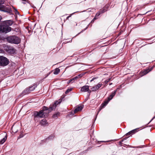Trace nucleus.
<instances>
[{"mask_svg":"<svg viewBox=\"0 0 155 155\" xmlns=\"http://www.w3.org/2000/svg\"><path fill=\"white\" fill-rule=\"evenodd\" d=\"M8 42L15 44H18L21 41V39L18 37L15 36H10L7 38Z\"/></svg>","mask_w":155,"mask_h":155,"instance_id":"obj_1","label":"nucleus"},{"mask_svg":"<svg viewBox=\"0 0 155 155\" xmlns=\"http://www.w3.org/2000/svg\"><path fill=\"white\" fill-rule=\"evenodd\" d=\"M11 30V28L7 26L3 25L0 26V33H5L9 32Z\"/></svg>","mask_w":155,"mask_h":155,"instance_id":"obj_2","label":"nucleus"},{"mask_svg":"<svg viewBox=\"0 0 155 155\" xmlns=\"http://www.w3.org/2000/svg\"><path fill=\"white\" fill-rule=\"evenodd\" d=\"M9 62L8 59L5 57L0 56V65L2 66H5L7 65Z\"/></svg>","mask_w":155,"mask_h":155,"instance_id":"obj_3","label":"nucleus"},{"mask_svg":"<svg viewBox=\"0 0 155 155\" xmlns=\"http://www.w3.org/2000/svg\"><path fill=\"white\" fill-rule=\"evenodd\" d=\"M45 114H43V110H42L39 112L36 111L34 113L35 118L37 117L43 118L45 117Z\"/></svg>","mask_w":155,"mask_h":155,"instance_id":"obj_4","label":"nucleus"},{"mask_svg":"<svg viewBox=\"0 0 155 155\" xmlns=\"http://www.w3.org/2000/svg\"><path fill=\"white\" fill-rule=\"evenodd\" d=\"M36 86H31L28 88H26L24 91L23 92L25 94H28L30 93L31 91H33L35 89Z\"/></svg>","mask_w":155,"mask_h":155,"instance_id":"obj_5","label":"nucleus"},{"mask_svg":"<svg viewBox=\"0 0 155 155\" xmlns=\"http://www.w3.org/2000/svg\"><path fill=\"white\" fill-rule=\"evenodd\" d=\"M3 47L4 50L8 52L14 53L15 52L14 49L8 47L7 45H3Z\"/></svg>","mask_w":155,"mask_h":155,"instance_id":"obj_6","label":"nucleus"},{"mask_svg":"<svg viewBox=\"0 0 155 155\" xmlns=\"http://www.w3.org/2000/svg\"><path fill=\"white\" fill-rule=\"evenodd\" d=\"M43 114H45V117L47 116L48 114L51 111V110L50 108H48L47 107H44L43 108Z\"/></svg>","mask_w":155,"mask_h":155,"instance_id":"obj_7","label":"nucleus"},{"mask_svg":"<svg viewBox=\"0 0 155 155\" xmlns=\"http://www.w3.org/2000/svg\"><path fill=\"white\" fill-rule=\"evenodd\" d=\"M61 100H59L58 101H56L54 103V104L50 107L49 108L51 110V111L54 110L56 107L57 105L58 104H60L61 103Z\"/></svg>","mask_w":155,"mask_h":155,"instance_id":"obj_8","label":"nucleus"},{"mask_svg":"<svg viewBox=\"0 0 155 155\" xmlns=\"http://www.w3.org/2000/svg\"><path fill=\"white\" fill-rule=\"evenodd\" d=\"M2 135H0V144H3L5 142L7 138L6 135L5 137L3 136Z\"/></svg>","mask_w":155,"mask_h":155,"instance_id":"obj_9","label":"nucleus"},{"mask_svg":"<svg viewBox=\"0 0 155 155\" xmlns=\"http://www.w3.org/2000/svg\"><path fill=\"white\" fill-rule=\"evenodd\" d=\"M81 91L83 92L88 91L89 93H90L91 91V90L89 89V86L87 85L82 87L81 89Z\"/></svg>","mask_w":155,"mask_h":155,"instance_id":"obj_10","label":"nucleus"},{"mask_svg":"<svg viewBox=\"0 0 155 155\" xmlns=\"http://www.w3.org/2000/svg\"><path fill=\"white\" fill-rule=\"evenodd\" d=\"M102 85V84L101 83H99L97 85L94 86L91 88V90L92 91H95L97 90L99 88H100Z\"/></svg>","mask_w":155,"mask_h":155,"instance_id":"obj_11","label":"nucleus"},{"mask_svg":"<svg viewBox=\"0 0 155 155\" xmlns=\"http://www.w3.org/2000/svg\"><path fill=\"white\" fill-rule=\"evenodd\" d=\"M83 108V106L79 105L74 110V113H76L79 111H81Z\"/></svg>","mask_w":155,"mask_h":155,"instance_id":"obj_12","label":"nucleus"},{"mask_svg":"<svg viewBox=\"0 0 155 155\" xmlns=\"http://www.w3.org/2000/svg\"><path fill=\"white\" fill-rule=\"evenodd\" d=\"M3 24H5V26L9 27V26L13 24V21L11 20L6 21H5L3 22Z\"/></svg>","mask_w":155,"mask_h":155,"instance_id":"obj_13","label":"nucleus"},{"mask_svg":"<svg viewBox=\"0 0 155 155\" xmlns=\"http://www.w3.org/2000/svg\"><path fill=\"white\" fill-rule=\"evenodd\" d=\"M152 69L151 70H150L149 69H148L147 70H144L143 71L142 73H141L140 75L141 76H143L147 74L150 71L152 70Z\"/></svg>","mask_w":155,"mask_h":155,"instance_id":"obj_14","label":"nucleus"},{"mask_svg":"<svg viewBox=\"0 0 155 155\" xmlns=\"http://www.w3.org/2000/svg\"><path fill=\"white\" fill-rule=\"evenodd\" d=\"M137 129H138L137 128H136V129H134L133 130H131V131H130L129 132H128V133H127L126 134V135H130L131 134H134L136 132H137Z\"/></svg>","mask_w":155,"mask_h":155,"instance_id":"obj_15","label":"nucleus"},{"mask_svg":"<svg viewBox=\"0 0 155 155\" xmlns=\"http://www.w3.org/2000/svg\"><path fill=\"white\" fill-rule=\"evenodd\" d=\"M116 90L115 91H114V92L112 93V94H111L110 96L108 98L109 101H110V100L113 98V97L114 96V95H115V94H116Z\"/></svg>","mask_w":155,"mask_h":155,"instance_id":"obj_16","label":"nucleus"},{"mask_svg":"<svg viewBox=\"0 0 155 155\" xmlns=\"http://www.w3.org/2000/svg\"><path fill=\"white\" fill-rule=\"evenodd\" d=\"M109 101L108 100L107 101H106L104 102L102 106L99 109V110L98 111V112L101 110L103 107L105 106L108 104Z\"/></svg>","mask_w":155,"mask_h":155,"instance_id":"obj_17","label":"nucleus"},{"mask_svg":"<svg viewBox=\"0 0 155 155\" xmlns=\"http://www.w3.org/2000/svg\"><path fill=\"white\" fill-rule=\"evenodd\" d=\"M40 124L43 125H44L48 124L47 120L45 119L42 120L40 122Z\"/></svg>","mask_w":155,"mask_h":155,"instance_id":"obj_18","label":"nucleus"},{"mask_svg":"<svg viewBox=\"0 0 155 155\" xmlns=\"http://www.w3.org/2000/svg\"><path fill=\"white\" fill-rule=\"evenodd\" d=\"M60 71V70L58 68H56L54 72V74H57Z\"/></svg>","mask_w":155,"mask_h":155,"instance_id":"obj_19","label":"nucleus"},{"mask_svg":"<svg viewBox=\"0 0 155 155\" xmlns=\"http://www.w3.org/2000/svg\"><path fill=\"white\" fill-rule=\"evenodd\" d=\"M59 114H60V113L59 112H58L57 113H56L55 114H54L53 115V117H56L58 116H59Z\"/></svg>","mask_w":155,"mask_h":155,"instance_id":"obj_20","label":"nucleus"},{"mask_svg":"<svg viewBox=\"0 0 155 155\" xmlns=\"http://www.w3.org/2000/svg\"><path fill=\"white\" fill-rule=\"evenodd\" d=\"M72 89L71 88L65 91V94H67L69 92L71 91L72 90Z\"/></svg>","mask_w":155,"mask_h":155,"instance_id":"obj_21","label":"nucleus"},{"mask_svg":"<svg viewBox=\"0 0 155 155\" xmlns=\"http://www.w3.org/2000/svg\"><path fill=\"white\" fill-rule=\"evenodd\" d=\"M76 78H75V79H76ZM74 79V78H73L72 79L68 81L67 83L69 84L70 83L72 80H73Z\"/></svg>","mask_w":155,"mask_h":155,"instance_id":"obj_22","label":"nucleus"},{"mask_svg":"<svg viewBox=\"0 0 155 155\" xmlns=\"http://www.w3.org/2000/svg\"><path fill=\"white\" fill-rule=\"evenodd\" d=\"M4 1L2 0H0V5L4 3Z\"/></svg>","mask_w":155,"mask_h":155,"instance_id":"obj_23","label":"nucleus"},{"mask_svg":"<svg viewBox=\"0 0 155 155\" xmlns=\"http://www.w3.org/2000/svg\"><path fill=\"white\" fill-rule=\"evenodd\" d=\"M110 79H109L107 80H106L105 81V83H106V84H107L109 81H110Z\"/></svg>","mask_w":155,"mask_h":155,"instance_id":"obj_24","label":"nucleus"},{"mask_svg":"<svg viewBox=\"0 0 155 155\" xmlns=\"http://www.w3.org/2000/svg\"><path fill=\"white\" fill-rule=\"evenodd\" d=\"M72 15V14H70V15H69V16H68L67 17L66 19H68L69 18L71 17Z\"/></svg>","mask_w":155,"mask_h":155,"instance_id":"obj_25","label":"nucleus"},{"mask_svg":"<svg viewBox=\"0 0 155 155\" xmlns=\"http://www.w3.org/2000/svg\"><path fill=\"white\" fill-rule=\"evenodd\" d=\"M100 15V13H97L96 14V15H95V17H98V16H99Z\"/></svg>","mask_w":155,"mask_h":155,"instance_id":"obj_26","label":"nucleus"},{"mask_svg":"<svg viewBox=\"0 0 155 155\" xmlns=\"http://www.w3.org/2000/svg\"><path fill=\"white\" fill-rule=\"evenodd\" d=\"M95 79H96V78H93L90 81L91 82L92 81H93Z\"/></svg>","mask_w":155,"mask_h":155,"instance_id":"obj_27","label":"nucleus"},{"mask_svg":"<svg viewBox=\"0 0 155 155\" xmlns=\"http://www.w3.org/2000/svg\"><path fill=\"white\" fill-rule=\"evenodd\" d=\"M2 19V17L0 15V21Z\"/></svg>","mask_w":155,"mask_h":155,"instance_id":"obj_28","label":"nucleus"},{"mask_svg":"<svg viewBox=\"0 0 155 155\" xmlns=\"http://www.w3.org/2000/svg\"><path fill=\"white\" fill-rule=\"evenodd\" d=\"M13 128H14L13 127H12V130H13Z\"/></svg>","mask_w":155,"mask_h":155,"instance_id":"obj_29","label":"nucleus"},{"mask_svg":"<svg viewBox=\"0 0 155 155\" xmlns=\"http://www.w3.org/2000/svg\"><path fill=\"white\" fill-rule=\"evenodd\" d=\"M111 84H112V83H111V84H110V85H111Z\"/></svg>","mask_w":155,"mask_h":155,"instance_id":"obj_30","label":"nucleus"},{"mask_svg":"<svg viewBox=\"0 0 155 155\" xmlns=\"http://www.w3.org/2000/svg\"><path fill=\"white\" fill-rule=\"evenodd\" d=\"M1 9V8L0 7V10Z\"/></svg>","mask_w":155,"mask_h":155,"instance_id":"obj_31","label":"nucleus"}]
</instances>
